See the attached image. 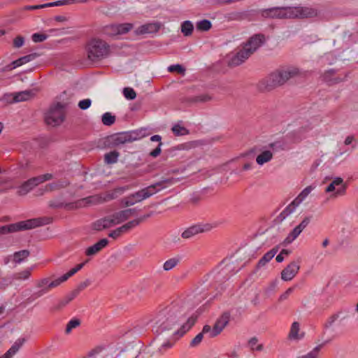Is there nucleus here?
<instances>
[{"mask_svg":"<svg viewBox=\"0 0 358 358\" xmlns=\"http://www.w3.org/2000/svg\"><path fill=\"white\" fill-rule=\"evenodd\" d=\"M187 308L182 301L173 302L165 308L160 310L151 320L153 324V331L157 334L169 331L177 324L182 316L186 313Z\"/></svg>","mask_w":358,"mask_h":358,"instance_id":"1","label":"nucleus"},{"mask_svg":"<svg viewBox=\"0 0 358 358\" xmlns=\"http://www.w3.org/2000/svg\"><path fill=\"white\" fill-rule=\"evenodd\" d=\"M262 17L272 19L312 18L317 16V10L306 6H275L260 10Z\"/></svg>","mask_w":358,"mask_h":358,"instance_id":"2","label":"nucleus"},{"mask_svg":"<svg viewBox=\"0 0 358 358\" xmlns=\"http://www.w3.org/2000/svg\"><path fill=\"white\" fill-rule=\"evenodd\" d=\"M178 181V180L174 178L162 179L159 182H155L122 199L120 203L122 206L124 207L133 206L136 203L141 202L146 199L150 198L161 190L173 185Z\"/></svg>","mask_w":358,"mask_h":358,"instance_id":"3","label":"nucleus"},{"mask_svg":"<svg viewBox=\"0 0 358 358\" xmlns=\"http://www.w3.org/2000/svg\"><path fill=\"white\" fill-rule=\"evenodd\" d=\"M266 41L262 34L252 36L242 48L230 59L229 64L231 66H238L243 63L248 57L256 52Z\"/></svg>","mask_w":358,"mask_h":358,"instance_id":"4","label":"nucleus"},{"mask_svg":"<svg viewBox=\"0 0 358 358\" xmlns=\"http://www.w3.org/2000/svg\"><path fill=\"white\" fill-rule=\"evenodd\" d=\"M85 50L88 59L92 62H100L110 54V45L106 41L96 37L87 41Z\"/></svg>","mask_w":358,"mask_h":358,"instance_id":"5","label":"nucleus"},{"mask_svg":"<svg viewBox=\"0 0 358 358\" xmlns=\"http://www.w3.org/2000/svg\"><path fill=\"white\" fill-rule=\"evenodd\" d=\"M50 219L48 217H37L20 221L16 223L4 225L0 227V233L6 234L11 232L32 229L36 227L48 224Z\"/></svg>","mask_w":358,"mask_h":358,"instance_id":"6","label":"nucleus"},{"mask_svg":"<svg viewBox=\"0 0 358 358\" xmlns=\"http://www.w3.org/2000/svg\"><path fill=\"white\" fill-rule=\"evenodd\" d=\"M299 73L296 68L289 67L271 73L264 80L265 88L271 90L285 83L289 78Z\"/></svg>","mask_w":358,"mask_h":358,"instance_id":"7","label":"nucleus"},{"mask_svg":"<svg viewBox=\"0 0 358 358\" xmlns=\"http://www.w3.org/2000/svg\"><path fill=\"white\" fill-rule=\"evenodd\" d=\"M65 108L66 105L59 102L52 105L45 113L46 124L52 127L61 124L64 120Z\"/></svg>","mask_w":358,"mask_h":358,"instance_id":"8","label":"nucleus"},{"mask_svg":"<svg viewBox=\"0 0 358 358\" xmlns=\"http://www.w3.org/2000/svg\"><path fill=\"white\" fill-rule=\"evenodd\" d=\"M231 314L229 311L224 312L215 321L213 327L208 324L203 326V332H208L209 338H214L220 334L230 321Z\"/></svg>","mask_w":358,"mask_h":358,"instance_id":"9","label":"nucleus"},{"mask_svg":"<svg viewBox=\"0 0 358 358\" xmlns=\"http://www.w3.org/2000/svg\"><path fill=\"white\" fill-rule=\"evenodd\" d=\"M223 222H214L213 223L206 224H196L187 228L181 234L182 238L188 239L194 237V236L209 231L211 229L217 227L219 225L222 224Z\"/></svg>","mask_w":358,"mask_h":358,"instance_id":"10","label":"nucleus"},{"mask_svg":"<svg viewBox=\"0 0 358 358\" xmlns=\"http://www.w3.org/2000/svg\"><path fill=\"white\" fill-rule=\"evenodd\" d=\"M60 285L58 278L50 281L48 278H42L37 281L36 287L38 290L35 292L32 296L34 299L39 298L49 292L52 288L56 287Z\"/></svg>","mask_w":358,"mask_h":358,"instance_id":"11","label":"nucleus"},{"mask_svg":"<svg viewBox=\"0 0 358 358\" xmlns=\"http://www.w3.org/2000/svg\"><path fill=\"white\" fill-rule=\"evenodd\" d=\"M310 221V217H306L296 227H295L287 236L283 241L282 243L285 245L291 244L294 240H296L300 234L306 229L309 224Z\"/></svg>","mask_w":358,"mask_h":358,"instance_id":"12","label":"nucleus"},{"mask_svg":"<svg viewBox=\"0 0 358 358\" xmlns=\"http://www.w3.org/2000/svg\"><path fill=\"white\" fill-rule=\"evenodd\" d=\"M325 192L328 193L334 192L333 196L335 197L344 195L346 192V185L343 182V179L336 177L327 187Z\"/></svg>","mask_w":358,"mask_h":358,"instance_id":"13","label":"nucleus"},{"mask_svg":"<svg viewBox=\"0 0 358 358\" xmlns=\"http://www.w3.org/2000/svg\"><path fill=\"white\" fill-rule=\"evenodd\" d=\"M300 259L288 264L281 272V278L284 281L292 280L300 268Z\"/></svg>","mask_w":358,"mask_h":358,"instance_id":"14","label":"nucleus"},{"mask_svg":"<svg viewBox=\"0 0 358 358\" xmlns=\"http://www.w3.org/2000/svg\"><path fill=\"white\" fill-rule=\"evenodd\" d=\"M132 28L133 24L131 23L114 24L106 27V32L110 35L124 34Z\"/></svg>","mask_w":358,"mask_h":358,"instance_id":"15","label":"nucleus"},{"mask_svg":"<svg viewBox=\"0 0 358 358\" xmlns=\"http://www.w3.org/2000/svg\"><path fill=\"white\" fill-rule=\"evenodd\" d=\"M115 225L116 224L113 215H110L95 221L93 223V229L96 231H102Z\"/></svg>","mask_w":358,"mask_h":358,"instance_id":"16","label":"nucleus"},{"mask_svg":"<svg viewBox=\"0 0 358 358\" xmlns=\"http://www.w3.org/2000/svg\"><path fill=\"white\" fill-rule=\"evenodd\" d=\"M160 28V25L157 22L147 23L141 25L135 30L136 35H144L148 34H155Z\"/></svg>","mask_w":358,"mask_h":358,"instance_id":"17","label":"nucleus"},{"mask_svg":"<svg viewBox=\"0 0 358 358\" xmlns=\"http://www.w3.org/2000/svg\"><path fill=\"white\" fill-rule=\"evenodd\" d=\"M36 92L33 89L15 92L13 93V102L18 103L22 101H27L34 98Z\"/></svg>","mask_w":358,"mask_h":358,"instance_id":"18","label":"nucleus"},{"mask_svg":"<svg viewBox=\"0 0 358 358\" xmlns=\"http://www.w3.org/2000/svg\"><path fill=\"white\" fill-rule=\"evenodd\" d=\"M297 206L294 203L291 202L274 219L273 222L275 224H281L289 215L293 213Z\"/></svg>","mask_w":358,"mask_h":358,"instance_id":"19","label":"nucleus"},{"mask_svg":"<svg viewBox=\"0 0 358 358\" xmlns=\"http://www.w3.org/2000/svg\"><path fill=\"white\" fill-rule=\"evenodd\" d=\"M108 243L107 238H102L92 246L88 247L85 250L87 256H93L105 248Z\"/></svg>","mask_w":358,"mask_h":358,"instance_id":"20","label":"nucleus"},{"mask_svg":"<svg viewBox=\"0 0 358 358\" xmlns=\"http://www.w3.org/2000/svg\"><path fill=\"white\" fill-rule=\"evenodd\" d=\"M38 56H39V55L38 53L34 52V53H31L27 55L21 57L19 59L13 61L11 63L12 66L10 67V69H15V68L19 67L24 64L31 62V61L34 60L35 59H36Z\"/></svg>","mask_w":358,"mask_h":358,"instance_id":"21","label":"nucleus"},{"mask_svg":"<svg viewBox=\"0 0 358 358\" xmlns=\"http://www.w3.org/2000/svg\"><path fill=\"white\" fill-rule=\"evenodd\" d=\"M25 341V338H17L12 345V346L3 355L6 356V358H12L22 348Z\"/></svg>","mask_w":358,"mask_h":358,"instance_id":"22","label":"nucleus"},{"mask_svg":"<svg viewBox=\"0 0 358 358\" xmlns=\"http://www.w3.org/2000/svg\"><path fill=\"white\" fill-rule=\"evenodd\" d=\"M315 188V185H311L305 187L299 195L292 201L294 203L295 206H299Z\"/></svg>","mask_w":358,"mask_h":358,"instance_id":"23","label":"nucleus"},{"mask_svg":"<svg viewBox=\"0 0 358 358\" xmlns=\"http://www.w3.org/2000/svg\"><path fill=\"white\" fill-rule=\"evenodd\" d=\"M195 322V318L192 317H188L186 322L184 323L179 329L175 331L173 333V335L178 336V337L182 336L187 331H189L194 326Z\"/></svg>","mask_w":358,"mask_h":358,"instance_id":"24","label":"nucleus"},{"mask_svg":"<svg viewBox=\"0 0 358 358\" xmlns=\"http://www.w3.org/2000/svg\"><path fill=\"white\" fill-rule=\"evenodd\" d=\"M279 248L276 246L271 250L266 252L264 256L259 260L257 263V267L261 268L264 266L268 262H269L278 252Z\"/></svg>","mask_w":358,"mask_h":358,"instance_id":"25","label":"nucleus"},{"mask_svg":"<svg viewBox=\"0 0 358 358\" xmlns=\"http://www.w3.org/2000/svg\"><path fill=\"white\" fill-rule=\"evenodd\" d=\"M334 339V336L324 340L322 342V343L315 346L310 352L307 355L299 357L298 358H318V352L319 351L327 344L329 343Z\"/></svg>","mask_w":358,"mask_h":358,"instance_id":"26","label":"nucleus"},{"mask_svg":"<svg viewBox=\"0 0 358 358\" xmlns=\"http://www.w3.org/2000/svg\"><path fill=\"white\" fill-rule=\"evenodd\" d=\"M69 185V182L68 180H59L48 184L44 188V192H51L55 189H59L67 187Z\"/></svg>","mask_w":358,"mask_h":358,"instance_id":"27","label":"nucleus"},{"mask_svg":"<svg viewBox=\"0 0 358 358\" xmlns=\"http://www.w3.org/2000/svg\"><path fill=\"white\" fill-rule=\"evenodd\" d=\"M273 152L271 150H266L262 151L256 158L257 164L262 166L265 163L270 162L273 158Z\"/></svg>","mask_w":358,"mask_h":358,"instance_id":"28","label":"nucleus"},{"mask_svg":"<svg viewBox=\"0 0 358 358\" xmlns=\"http://www.w3.org/2000/svg\"><path fill=\"white\" fill-rule=\"evenodd\" d=\"M30 252L27 250H22L17 252H15L13 255V262H15V265L20 264L24 262L26 259L29 256Z\"/></svg>","mask_w":358,"mask_h":358,"instance_id":"29","label":"nucleus"},{"mask_svg":"<svg viewBox=\"0 0 358 358\" xmlns=\"http://www.w3.org/2000/svg\"><path fill=\"white\" fill-rule=\"evenodd\" d=\"M300 324L298 322H294L292 324L290 331L289 333V338L291 340H299L303 338V334H299Z\"/></svg>","mask_w":358,"mask_h":358,"instance_id":"30","label":"nucleus"},{"mask_svg":"<svg viewBox=\"0 0 358 358\" xmlns=\"http://www.w3.org/2000/svg\"><path fill=\"white\" fill-rule=\"evenodd\" d=\"M35 187L34 182H32L31 178L28 179L25 182H24L19 187L17 190V193L19 195H25L29 193L31 190H32Z\"/></svg>","mask_w":358,"mask_h":358,"instance_id":"31","label":"nucleus"},{"mask_svg":"<svg viewBox=\"0 0 358 358\" xmlns=\"http://www.w3.org/2000/svg\"><path fill=\"white\" fill-rule=\"evenodd\" d=\"M194 30L193 23L190 20H185L181 24V32L185 36H191Z\"/></svg>","mask_w":358,"mask_h":358,"instance_id":"32","label":"nucleus"},{"mask_svg":"<svg viewBox=\"0 0 358 358\" xmlns=\"http://www.w3.org/2000/svg\"><path fill=\"white\" fill-rule=\"evenodd\" d=\"M112 215L114 218L115 224H119L120 223H122L129 218L127 215V212L125 210H122L116 212Z\"/></svg>","mask_w":358,"mask_h":358,"instance_id":"33","label":"nucleus"},{"mask_svg":"<svg viewBox=\"0 0 358 358\" xmlns=\"http://www.w3.org/2000/svg\"><path fill=\"white\" fill-rule=\"evenodd\" d=\"M79 294V289H74L71 293L68 294L59 303V308L66 306L70 301L75 299Z\"/></svg>","mask_w":358,"mask_h":358,"instance_id":"34","label":"nucleus"},{"mask_svg":"<svg viewBox=\"0 0 358 358\" xmlns=\"http://www.w3.org/2000/svg\"><path fill=\"white\" fill-rule=\"evenodd\" d=\"M120 154L117 151L113 150L104 155V161L108 164H115L117 162Z\"/></svg>","mask_w":358,"mask_h":358,"instance_id":"35","label":"nucleus"},{"mask_svg":"<svg viewBox=\"0 0 358 358\" xmlns=\"http://www.w3.org/2000/svg\"><path fill=\"white\" fill-rule=\"evenodd\" d=\"M340 313H336L330 316L324 324L323 334H326L334 325L335 322L339 318Z\"/></svg>","mask_w":358,"mask_h":358,"instance_id":"36","label":"nucleus"},{"mask_svg":"<svg viewBox=\"0 0 358 358\" xmlns=\"http://www.w3.org/2000/svg\"><path fill=\"white\" fill-rule=\"evenodd\" d=\"M142 131L143 129L126 131L127 141L132 142L141 139L144 136V134H142Z\"/></svg>","mask_w":358,"mask_h":358,"instance_id":"37","label":"nucleus"},{"mask_svg":"<svg viewBox=\"0 0 358 358\" xmlns=\"http://www.w3.org/2000/svg\"><path fill=\"white\" fill-rule=\"evenodd\" d=\"M34 266H31L28 268L24 269L19 273L15 274V279L19 280H26L31 276V272L33 270Z\"/></svg>","mask_w":358,"mask_h":358,"instance_id":"38","label":"nucleus"},{"mask_svg":"<svg viewBox=\"0 0 358 358\" xmlns=\"http://www.w3.org/2000/svg\"><path fill=\"white\" fill-rule=\"evenodd\" d=\"M196 27L197 30L206 31L212 27V23L209 20H201L196 22Z\"/></svg>","mask_w":358,"mask_h":358,"instance_id":"39","label":"nucleus"},{"mask_svg":"<svg viewBox=\"0 0 358 358\" xmlns=\"http://www.w3.org/2000/svg\"><path fill=\"white\" fill-rule=\"evenodd\" d=\"M180 257H173L168 260H166L163 265V268L164 271H170L173 268L180 262Z\"/></svg>","mask_w":358,"mask_h":358,"instance_id":"40","label":"nucleus"},{"mask_svg":"<svg viewBox=\"0 0 358 358\" xmlns=\"http://www.w3.org/2000/svg\"><path fill=\"white\" fill-rule=\"evenodd\" d=\"M113 141L115 145H119L127 143L128 141H127L126 131L121 132V133H119V134L115 135L113 137Z\"/></svg>","mask_w":358,"mask_h":358,"instance_id":"41","label":"nucleus"},{"mask_svg":"<svg viewBox=\"0 0 358 358\" xmlns=\"http://www.w3.org/2000/svg\"><path fill=\"white\" fill-rule=\"evenodd\" d=\"M101 121L104 125L110 126L114 124L115 121V116L113 115L109 112H106L102 115Z\"/></svg>","mask_w":358,"mask_h":358,"instance_id":"42","label":"nucleus"},{"mask_svg":"<svg viewBox=\"0 0 358 358\" xmlns=\"http://www.w3.org/2000/svg\"><path fill=\"white\" fill-rule=\"evenodd\" d=\"M248 346L253 351L261 352L263 350V345L258 344V339L252 337L248 341Z\"/></svg>","mask_w":358,"mask_h":358,"instance_id":"43","label":"nucleus"},{"mask_svg":"<svg viewBox=\"0 0 358 358\" xmlns=\"http://www.w3.org/2000/svg\"><path fill=\"white\" fill-rule=\"evenodd\" d=\"M126 189H127V188L126 187H120L116 188L112 192L108 193L104 199L105 200H112V199H116L119 194H122Z\"/></svg>","mask_w":358,"mask_h":358,"instance_id":"44","label":"nucleus"},{"mask_svg":"<svg viewBox=\"0 0 358 358\" xmlns=\"http://www.w3.org/2000/svg\"><path fill=\"white\" fill-rule=\"evenodd\" d=\"M148 216H149L148 215H144L142 217L133 220L129 221V222H127L126 224H124V226L125 227V229H126L127 231H129L130 229H131L134 228L135 227L138 226L141 223V222L143 221V220L144 218H146Z\"/></svg>","mask_w":358,"mask_h":358,"instance_id":"45","label":"nucleus"},{"mask_svg":"<svg viewBox=\"0 0 358 358\" xmlns=\"http://www.w3.org/2000/svg\"><path fill=\"white\" fill-rule=\"evenodd\" d=\"M124 98L127 100H134L136 97L135 90L131 87H124L122 90Z\"/></svg>","mask_w":358,"mask_h":358,"instance_id":"46","label":"nucleus"},{"mask_svg":"<svg viewBox=\"0 0 358 358\" xmlns=\"http://www.w3.org/2000/svg\"><path fill=\"white\" fill-rule=\"evenodd\" d=\"M268 147L273 151L283 150L286 149V145L282 141H276L275 142L271 143L268 145Z\"/></svg>","mask_w":358,"mask_h":358,"instance_id":"47","label":"nucleus"},{"mask_svg":"<svg viewBox=\"0 0 358 358\" xmlns=\"http://www.w3.org/2000/svg\"><path fill=\"white\" fill-rule=\"evenodd\" d=\"M167 69L169 72H177L181 75H185L186 71V69L180 64L170 65Z\"/></svg>","mask_w":358,"mask_h":358,"instance_id":"48","label":"nucleus"},{"mask_svg":"<svg viewBox=\"0 0 358 358\" xmlns=\"http://www.w3.org/2000/svg\"><path fill=\"white\" fill-rule=\"evenodd\" d=\"M126 232H127V230L125 229V227L123 224L121 227H117L115 230L111 231L108 234V236L112 238L115 239L117 237H119L122 234H124V233H126Z\"/></svg>","mask_w":358,"mask_h":358,"instance_id":"49","label":"nucleus"},{"mask_svg":"<svg viewBox=\"0 0 358 358\" xmlns=\"http://www.w3.org/2000/svg\"><path fill=\"white\" fill-rule=\"evenodd\" d=\"M172 131L176 136H184L189 133L188 130L179 124H175L172 127Z\"/></svg>","mask_w":358,"mask_h":358,"instance_id":"50","label":"nucleus"},{"mask_svg":"<svg viewBox=\"0 0 358 358\" xmlns=\"http://www.w3.org/2000/svg\"><path fill=\"white\" fill-rule=\"evenodd\" d=\"M80 322L78 319H76V318L71 319L66 324V334L70 333L73 328L78 327L80 325Z\"/></svg>","mask_w":358,"mask_h":358,"instance_id":"51","label":"nucleus"},{"mask_svg":"<svg viewBox=\"0 0 358 358\" xmlns=\"http://www.w3.org/2000/svg\"><path fill=\"white\" fill-rule=\"evenodd\" d=\"M206 334V335H208V332H203V328L202 329V331L200 332L199 334H198L191 341L190 343V345L192 347H194V346H196L197 345H199L203 338V335Z\"/></svg>","mask_w":358,"mask_h":358,"instance_id":"52","label":"nucleus"},{"mask_svg":"<svg viewBox=\"0 0 358 358\" xmlns=\"http://www.w3.org/2000/svg\"><path fill=\"white\" fill-rule=\"evenodd\" d=\"M174 345V342H171L170 341H166L164 342L161 346L158 348V352L163 355L168 350L171 349Z\"/></svg>","mask_w":358,"mask_h":358,"instance_id":"53","label":"nucleus"},{"mask_svg":"<svg viewBox=\"0 0 358 358\" xmlns=\"http://www.w3.org/2000/svg\"><path fill=\"white\" fill-rule=\"evenodd\" d=\"M210 99V97L207 94H200L189 97V100L191 102H205Z\"/></svg>","mask_w":358,"mask_h":358,"instance_id":"54","label":"nucleus"},{"mask_svg":"<svg viewBox=\"0 0 358 358\" xmlns=\"http://www.w3.org/2000/svg\"><path fill=\"white\" fill-rule=\"evenodd\" d=\"M48 35L40 33H34L31 36V39L34 43H40L48 38Z\"/></svg>","mask_w":358,"mask_h":358,"instance_id":"55","label":"nucleus"},{"mask_svg":"<svg viewBox=\"0 0 358 358\" xmlns=\"http://www.w3.org/2000/svg\"><path fill=\"white\" fill-rule=\"evenodd\" d=\"M77 272L78 271H76V269L73 268L72 269H71L66 273H65V274L62 275V276L59 277L58 279H59V280L60 282V284H62V282L66 281L70 277H71L72 275L76 274Z\"/></svg>","mask_w":358,"mask_h":358,"instance_id":"56","label":"nucleus"},{"mask_svg":"<svg viewBox=\"0 0 358 358\" xmlns=\"http://www.w3.org/2000/svg\"><path fill=\"white\" fill-rule=\"evenodd\" d=\"M92 104V101L90 99H85L79 101L78 107L81 110H87L90 107Z\"/></svg>","mask_w":358,"mask_h":358,"instance_id":"57","label":"nucleus"},{"mask_svg":"<svg viewBox=\"0 0 358 358\" xmlns=\"http://www.w3.org/2000/svg\"><path fill=\"white\" fill-rule=\"evenodd\" d=\"M294 287L288 288L284 293L279 296V301H282L286 300L289 296L294 292Z\"/></svg>","mask_w":358,"mask_h":358,"instance_id":"58","label":"nucleus"},{"mask_svg":"<svg viewBox=\"0 0 358 358\" xmlns=\"http://www.w3.org/2000/svg\"><path fill=\"white\" fill-rule=\"evenodd\" d=\"M162 143H159L158 144L157 147L150 152L149 155L152 157H158L162 152Z\"/></svg>","mask_w":358,"mask_h":358,"instance_id":"59","label":"nucleus"},{"mask_svg":"<svg viewBox=\"0 0 358 358\" xmlns=\"http://www.w3.org/2000/svg\"><path fill=\"white\" fill-rule=\"evenodd\" d=\"M24 43V38L22 36H17L13 41V45L15 48H20Z\"/></svg>","mask_w":358,"mask_h":358,"instance_id":"60","label":"nucleus"},{"mask_svg":"<svg viewBox=\"0 0 358 358\" xmlns=\"http://www.w3.org/2000/svg\"><path fill=\"white\" fill-rule=\"evenodd\" d=\"M277 283L275 281L271 282L266 287L264 288V292L267 294H270L275 290Z\"/></svg>","mask_w":358,"mask_h":358,"instance_id":"61","label":"nucleus"},{"mask_svg":"<svg viewBox=\"0 0 358 358\" xmlns=\"http://www.w3.org/2000/svg\"><path fill=\"white\" fill-rule=\"evenodd\" d=\"M98 197L96 196H87L83 199V201L87 204L96 203L98 202Z\"/></svg>","mask_w":358,"mask_h":358,"instance_id":"62","label":"nucleus"},{"mask_svg":"<svg viewBox=\"0 0 358 358\" xmlns=\"http://www.w3.org/2000/svg\"><path fill=\"white\" fill-rule=\"evenodd\" d=\"M103 350V347L99 346L92 350L88 353L89 358L94 357L96 355L99 354Z\"/></svg>","mask_w":358,"mask_h":358,"instance_id":"63","label":"nucleus"},{"mask_svg":"<svg viewBox=\"0 0 358 358\" xmlns=\"http://www.w3.org/2000/svg\"><path fill=\"white\" fill-rule=\"evenodd\" d=\"M13 93H10V94H4L1 98V100L3 101L7 102V103H13Z\"/></svg>","mask_w":358,"mask_h":358,"instance_id":"64","label":"nucleus"}]
</instances>
